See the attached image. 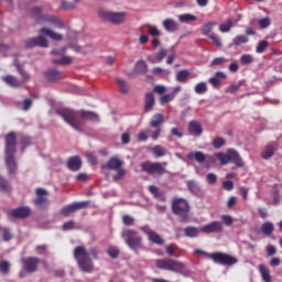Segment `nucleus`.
<instances>
[{
  "instance_id": "nucleus-18",
  "label": "nucleus",
  "mask_w": 282,
  "mask_h": 282,
  "mask_svg": "<svg viewBox=\"0 0 282 282\" xmlns=\"http://www.w3.org/2000/svg\"><path fill=\"white\" fill-rule=\"evenodd\" d=\"M276 149H278V144H276L275 142H270V143H268V144L261 150V153H260L261 159H263V160H269V159H271V158L274 155Z\"/></svg>"
},
{
  "instance_id": "nucleus-3",
  "label": "nucleus",
  "mask_w": 282,
  "mask_h": 282,
  "mask_svg": "<svg viewBox=\"0 0 282 282\" xmlns=\"http://www.w3.org/2000/svg\"><path fill=\"white\" fill-rule=\"evenodd\" d=\"M154 265H156V269L159 270L174 272L183 276L188 275L185 262H178L177 260H173V258H161L159 260H154Z\"/></svg>"
},
{
  "instance_id": "nucleus-28",
  "label": "nucleus",
  "mask_w": 282,
  "mask_h": 282,
  "mask_svg": "<svg viewBox=\"0 0 282 282\" xmlns=\"http://www.w3.org/2000/svg\"><path fill=\"white\" fill-rule=\"evenodd\" d=\"M150 194L154 196L159 202H166V196L165 193L162 192L158 186L155 185H150L149 186Z\"/></svg>"
},
{
  "instance_id": "nucleus-36",
  "label": "nucleus",
  "mask_w": 282,
  "mask_h": 282,
  "mask_svg": "<svg viewBox=\"0 0 282 282\" xmlns=\"http://www.w3.org/2000/svg\"><path fill=\"white\" fill-rule=\"evenodd\" d=\"M189 76H191V73L188 69H181L176 73V80L181 84H186Z\"/></svg>"
},
{
  "instance_id": "nucleus-40",
  "label": "nucleus",
  "mask_w": 282,
  "mask_h": 282,
  "mask_svg": "<svg viewBox=\"0 0 282 282\" xmlns=\"http://www.w3.org/2000/svg\"><path fill=\"white\" fill-rule=\"evenodd\" d=\"M216 159L220 161V165H227L230 163V153L229 150H227V153L218 152L216 153Z\"/></svg>"
},
{
  "instance_id": "nucleus-23",
  "label": "nucleus",
  "mask_w": 282,
  "mask_h": 282,
  "mask_svg": "<svg viewBox=\"0 0 282 282\" xmlns=\"http://www.w3.org/2000/svg\"><path fill=\"white\" fill-rule=\"evenodd\" d=\"M234 163L237 167H243L245 163L240 154L235 149H229V163Z\"/></svg>"
},
{
  "instance_id": "nucleus-5",
  "label": "nucleus",
  "mask_w": 282,
  "mask_h": 282,
  "mask_svg": "<svg viewBox=\"0 0 282 282\" xmlns=\"http://www.w3.org/2000/svg\"><path fill=\"white\" fill-rule=\"evenodd\" d=\"M74 258L83 272L91 273L94 271V262L88 250L84 246L75 247Z\"/></svg>"
},
{
  "instance_id": "nucleus-64",
  "label": "nucleus",
  "mask_w": 282,
  "mask_h": 282,
  "mask_svg": "<svg viewBox=\"0 0 282 282\" xmlns=\"http://www.w3.org/2000/svg\"><path fill=\"white\" fill-rule=\"evenodd\" d=\"M0 271L4 274L9 273L10 264L7 262V260H2V262H0Z\"/></svg>"
},
{
  "instance_id": "nucleus-50",
  "label": "nucleus",
  "mask_w": 282,
  "mask_h": 282,
  "mask_svg": "<svg viewBox=\"0 0 282 282\" xmlns=\"http://www.w3.org/2000/svg\"><path fill=\"white\" fill-rule=\"evenodd\" d=\"M249 42V37L246 35H237L234 37V46H241L242 44H247Z\"/></svg>"
},
{
  "instance_id": "nucleus-14",
  "label": "nucleus",
  "mask_w": 282,
  "mask_h": 282,
  "mask_svg": "<svg viewBox=\"0 0 282 282\" xmlns=\"http://www.w3.org/2000/svg\"><path fill=\"white\" fill-rule=\"evenodd\" d=\"M25 46L26 48H35V47L47 48L48 43L45 36L39 35L36 37H31L25 40Z\"/></svg>"
},
{
  "instance_id": "nucleus-1",
  "label": "nucleus",
  "mask_w": 282,
  "mask_h": 282,
  "mask_svg": "<svg viewBox=\"0 0 282 282\" xmlns=\"http://www.w3.org/2000/svg\"><path fill=\"white\" fill-rule=\"evenodd\" d=\"M56 113L64 119L74 130L83 132L84 121L99 122L100 118L98 113L89 110H74L70 108H64L56 111Z\"/></svg>"
},
{
  "instance_id": "nucleus-2",
  "label": "nucleus",
  "mask_w": 282,
  "mask_h": 282,
  "mask_svg": "<svg viewBox=\"0 0 282 282\" xmlns=\"http://www.w3.org/2000/svg\"><path fill=\"white\" fill-rule=\"evenodd\" d=\"M17 152V135L14 132H9L6 135V165L9 174H15L17 163L14 153Z\"/></svg>"
},
{
  "instance_id": "nucleus-27",
  "label": "nucleus",
  "mask_w": 282,
  "mask_h": 282,
  "mask_svg": "<svg viewBox=\"0 0 282 282\" xmlns=\"http://www.w3.org/2000/svg\"><path fill=\"white\" fill-rule=\"evenodd\" d=\"M2 80L10 87L12 88H20L22 87V82L20 79H18L15 76L13 75H6L2 77Z\"/></svg>"
},
{
  "instance_id": "nucleus-33",
  "label": "nucleus",
  "mask_w": 282,
  "mask_h": 282,
  "mask_svg": "<svg viewBox=\"0 0 282 282\" xmlns=\"http://www.w3.org/2000/svg\"><path fill=\"white\" fill-rule=\"evenodd\" d=\"M149 241L156 246H164L165 239L155 230L150 232V236L148 237Z\"/></svg>"
},
{
  "instance_id": "nucleus-10",
  "label": "nucleus",
  "mask_w": 282,
  "mask_h": 282,
  "mask_svg": "<svg viewBox=\"0 0 282 282\" xmlns=\"http://www.w3.org/2000/svg\"><path fill=\"white\" fill-rule=\"evenodd\" d=\"M98 14L101 20L110 22L115 25H121L127 20L126 12H111L109 10L100 9Z\"/></svg>"
},
{
  "instance_id": "nucleus-42",
  "label": "nucleus",
  "mask_w": 282,
  "mask_h": 282,
  "mask_svg": "<svg viewBox=\"0 0 282 282\" xmlns=\"http://www.w3.org/2000/svg\"><path fill=\"white\" fill-rule=\"evenodd\" d=\"M134 72L137 74H147L148 73V64L145 63V61H138V63L135 64L134 67Z\"/></svg>"
},
{
  "instance_id": "nucleus-19",
  "label": "nucleus",
  "mask_w": 282,
  "mask_h": 282,
  "mask_svg": "<svg viewBox=\"0 0 282 282\" xmlns=\"http://www.w3.org/2000/svg\"><path fill=\"white\" fill-rule=\"evenodd\" d=\"M31 209L30 207L22 206L11 210V217L17 219H25L30 216Z\"/></svg>"
},
{
  "instance_id": "nucleus-44",
  "label": "nucleus",
  "mask_w": 282,
  "mask_h": 282,
  "mask_svg": "<svg viewBox=\"0 0 282 282\" xmlns=\"http://www.w3.org/2000/svg\"><path fill=\"white\" fill-rule=\"evenodd\" d=\"M0 192L4 194H10L11 185L9 184L8 180L0 175Z\"/></svg>"
},
{
  "instance_id": "nucleus-25",
  "label": "nucleus",
  "mask_w": 282,
  "mask_h": 282,
  "mask_svg": "<svg viewBox=\"0 0 282 282\" xmlns=\"http://www.w3.org/2000/svg\"><path fill=\"white\" fill-rule=\"evenodd\" d=\"M149 151L156 159L164 158L169 153L167 149L165 147L161 145V144H156L154 147H150Z\"/></svg>"
},
{
  "instance_id": "nucleus-49",
  "label": "nucleus",
  "mask_w": 282,
  "mask_h": 282,
  "mask_svg": "<svg viewBox=\"0 0 282 282\" xmlns=\"http://www.w3.org/2000/svg\"><path fill=\"white\" fill-rule=\"evenodd\" d=\"M228 63V59L226 57H216L212 63H209V66L212 67H224V65Z\"/></svg>"
},
{
  "instance_id": "nucleus-22",
  "label": "nucleus",
  "mask_w": 282,
  "mask_h": 282,
  "mask_svg": "<svg viewBox=\"0 0 282 282\" xmlns=\"http://www.w3.org/2000/svg\"><path fill=\"white\" fill-rule=\"evenodd\" d=\"M121 166H122V161L117 156H112L109 159L108 163L102 164L101 169L117 171Z\"/></svg>"
},
{
  "instance_id": "nucleus-21",
  "label": "nucleus",
  "mask_w": 282,
  "mask_h": 282,
  "mask_svg": "<svg viewBox=\"0 0 282 282\" xmlns=\"http://www.w3.org/2000/svg\"><path fill=\"white\" fill-rule=\"evenodd\" d=\"M43 75L51 83H55V82L63 78V73L58 69H55V68H51V69L45 70L43 73Z\"/></svg>"
},
{
  "instance_id": "nucleus-46",
  "label": "nucleus",
  "mask_w": 282,
  "mask_h": 282,
  "mask_svg": "<svg viewBox=\"0 0 282 282\" xmlns=\"http://www.w3.org/2000/svg\"><path fill=\"white\" fill-rule=\"evenodd\" d=\"M178 21L181 23H189V22H195L197 21L196 15L191 14V13H185V14H181L178 15Z\"/></svg>"
},
{
  "instance_id": "nucleus-32",
  "label": "nucleus",
  "mask_w": 282,
  "mask_h": 282,
  "mask_svg": "<svg viewBox=\"0 0 282 282\" xmlns=\"http://www.w3.org/2000/svg\"><path fill=\"white\" fill-rule=\"evenodd\" d=\"M164 122H165V119L163 113H154V116H152V120H150V127L162 128Z\"/></svg>"
},
{
  "instance_id": "nucleus-62",
  "label": "nucleus",
  "mask_w": 282,
  "mask_h": 282,
  "mask_svg": "<svg viewBox=\"0 0 282 282\" xmlns=\"http://www.w3.org/2000/svg\"><path fill=\"white\" fill-rule=\"evenodd\" d=\"M209 40H212V42H214V45H216V47H221V39L219 37V35L212 33L208 35Z\"/></svg>"
},
{
  "instance_id": "nucleus-52",
  "label": "nucleus",
  "mask_w": 282,
  "mask_h": 282,
  "mask_svg": "<svg viewBox=\"0 0 282 282\" xmlns=\"http://www.w3.org/2000/svg\"><path fill=\"white\" fill-rule=\"evenodd\" d=\"M226 144V140L223 137H216L214 138V141H212V145H214V149H221Z\"/></svg>"
},
{
  "instance_id": "nucleus-56",
  "label": "nucleus",
  "mask_w": 282,
  "mask_h": 282,
  "mask_svg": "<svg viewBox=\"0 0 282 282\" xmlns=\"http://www.w3.org/2000/svg\"><path fill=\"white\" fill-rule=\"evenodd\" d=\"M85 156L87 158L88 163H90L91 165H97L98 158L97 155H95L94 152L88 151L85 153Z\"/></svg>"
},
{
  "instance_id": "nucleus-51",
  "label": "nucleus",
  "mask_w": 282,
  "mask_h": 282,
  "mask_svg": "<svg viewBox=\"0 0 282 282\" xmlns=\"http://www.w3.org/2000/svg\"><path fill=\"white\" fill-rule=\"evenodd\" d=\"M180 250V247L176 243H170L165 247V253L170 257H175V252Z\"/></svg>"
},
{
  "instance_id": "nucleus-57",
  "label": "nucleus",
  "mask_w": 282,
  "mask_h": 282,
  "mask_svg": "<svg viewBox=\"0 0 282 282\" xmlns=\"http://www.w3.org/2000/svg\"><path fill=\"white\" fill-rule=\"evenodd\" d=\"M75 9V3L69 1H62L59 10L62 11H70Z\"/></svg>"
},
{
  "instance_id": "nucleus-29",
  "label": "nucleus",
  "mask_w": 282,
  "mask_h": 282,
  "mask_svg": "<svg viewBox=\"0 0 282 282\" xmlns=\"http://www.w3.org/2000/svg\"><path fill=\"white\" fill-rule=\"evenodd\" d=\"M41 33L47 37H50L53 41L61 42L63 41V35L59 33L54 32L53 30L48 28H42Z\"/></svg>"
},
{
  "instance_id": "nucleus-47",
  "label": "nucleus",
  "mask_w": 282,
  "mask_h": 282,
  "mask_svg": "<svg viewBox=\"0 0 282 282\" xmlns=\"http://www.w3.org/2000/svg\"><path fill=\"white\" fill-rule=\"evenodd\" d=\"M174 99H175V94L170 93V94L162 95L159 98V102L161 104V106H164L172 102Z\"/></svg>"
},
{
  "instance_id": "nucleus-13",
  "label": "nucleus",
  "mask_w": 282,
  "mask_h": 282,
  "mask_svg": "<svg viewBox=\"0 0 282 282\" xmlns=\"http://www.w3.org/2000/svg\"><path fill=\"white\" fill-rule=\"evenodd\" d=\"M21 261L25 272L30 274H33L37 271L39 264L41 262L40 258H35V257L22 258Z\"/></svg>"
},
{
  "instance_id": "nucleus-58",
  "label": "nucleus",
  "mask_w": 282,
  "mask_h": 282,
  "mask_svg": "<svg viewBox=\"0 0 282 282\" xmlns=\"http://www.w3.org/2000/svg\"><path fill=\"white\" fill-rule=\"evenodd\" d=\"M127 174V171L122 167H120L119 170H117V174L113 175V181L115 182H120L124 178Z\"/></svg>"
},
{
  "instance_id": "nucleus-12",
  "label": "nucleus",
  "mask_w": 282,
  "mask_h": 282,
  "mask_svg": "<svg viewBox=\"0 0 282 282\" xmlns=\"http://www.w3.org/2000/svg\"><path fill=\"white\" fill-rule=\"evenodd\" d=\"M36 197L34 198V205L39 209H47L50 206V199L47 197L48 192L45 188L37 187L36 191Z\"/></svg>"
},
{
  "instance_id": "nucleus-15",
  "label": "nucleus",
  "mask_w": 282,
  "mask_h": 282,
  "mask_svg": "<svg viewBox=\"0 0 282 282\" xmlns=\"http://www.w3.org/2000/svg\"><path fill=\"white\" fill-rule=\"evenodd\" d=\"M187 160L189 161H196L199 164H203L204 162L208 161L209 163H215V159L214 156L210 155H206L204 152L202 151H191L189 153H187Z\"/></svg>"
},
{
  "instance_id": "nucleus-55",
  "label": "nucleus",
  "mask_w": 282,
  "mask_h": 282,
  "mask_svg": "<svg viewBox=\"0 0 282 282\" xmlns=\"http://www.w3.org/2000/svg\"><path fill=\"white\" fill-rule=\"evenodd\" d=\"M148 28L150 36L160 37L162 35L161 31L155 25L148 24Z\"/></svg>"
},
{
  "instance_id": "nucleus-24",
  "label": "nucleus",
  "mask_w": 282,
  "mask_h": 282,
  "mask_svg": "<svg viewBox=\"0 0 282 282\" xmlns=\"http://www.w3.org/2000/svg\"><path fill=\"white\" fill-rule=\"evenodd\" d=\"M187 191L192 193V195L202 198L204 196L203 189L197 184L196 181H187Z\"/></svg>"
},
{
  "instance_id": "nucleus-48",
  "label": "nucleus",
  "mask_w": 282,
  "mask_h": 282,
  "mask_svg": "<svg viewBox=\"0 0 282 282\" xmlns=\"http://www.w3.org/2000/svg\"><path fill=\"white\" fill-rule=\"evenodd\" d=\"M269 45L270 44L267 40L259 41L258 45L256 46V53L263 54L268 50Z\"/></svg>"
},
{
  "instance_id": "nucleus-6",
  "label": "nucleus",
  "mask_w": 282,
  "mask_h": 282,
  "mask_svg": "<svg viewBox=\"0 0 282 282\" xmlns=\"http://www.w3.org/2000/svg\"><path fill=\"white\" fill-rule=\"evenodd\" d=\"M42 12H43V9L40 7H35L31 9V14L39 24L48 23L61 30L64 29V23L58 17L51 15V14H43Z\"/></svg>"
},
{
  "instance_id": "nucleus-61",
  "label": "nucleus",
  "mask_w": 282,
  "mask_h": 282,
  "mask_svg": "<svg viewBox=\"0 0 282 282\" xmlns=\"http://www.w3.org/2000/svg\"><path fill=\"white\" fill-rule=\"evenodd\" d=\"M62 229L64 231H70V230H74L76 229V223L74 220H68V221H65Z\"/></svg>"
},
{
  "instance_id": "nucleus-53",
  "label": "nucleus",
  "mask_w": 282,
  "mask_h": 282,
  "mask_svg": "<svg viewBox=\"0 0 282 282\" xmlns=\"http://www.w3.org/2000/svg\"><path fill=\"white\" fill-rule=\"evenodd\" d=\"M116 82H117V84H118V86H119V88H120V93H121V94H128V91H129V86H128V84L126 83V80H123V79H121V78H117Z\"/></svg>"
},
{
  "instance_id": "nucleus-20",
  "label": "nucleus",
  "mask_w": 282,
  "mask_h": 282,
  "mask_svg": "<svg viewBox=\"0 0 282 282\" xmlns=\"http://www.w3.org/2000/svg\"><path fill=\"white\" fill-rule=\"evenodd\" d=\"M83 166V161L79 155H74L68 159L67 167L72 172H78Z\"/></svg>"
},
{
  "instance_id": "nucleus-9",
  "label": "nucleus",
  "mask_w": 282,
  "mask_h": 282,
  "mask_svg": "<svg viewBox=\"0 0 282 282\" xmlns=\"http://www.w3.org/2000/svg\"><path fill=\"white\" fill-rule=\"evenodd\" d=\"M189 210L191 205L188 204L187 199L176 197L174 200H172V213L183 218V220H187Z\"/></svg>"
},
{
  "instance_id": "nucleus-26",
  "label": "nucleus",
  "mask_w": 282,
  "mask_h": 282,
  "mask_svg": "<svg viewBox=\"0 0 282 282\" xmlns=\"http://www.w3.org/2000/svg\"><path fill=\"white\" fill-rule=\"evenodd\" d=\"M163 29H165L167 33H175L178 31L180 25L174 19H165L163 20Z\"/></svg>"
},
{
  "instance_id": "nucleus-63",
  "label": "nucleus",
  "mask_w": 282,
  "mask_h": 282,
  "mask_svg": "<svg viewBox=\"0 0 282 282\" xmlns=\"http://www.w3.org/2000/svg\"><path fill=\"white\" fill-rule=\"evenodd\" d=\"M221 219H223V224H225V226L227 227H230L234 225V218L231 215H223Z\"/></svg>"
},
{
  "instance_id": "nucleus-4",
  "label": "nucleus",
  "mask_w": 282,
  "mask_h": 282,
  "mask_svg": "<svg viewBox=\"0 0 282 282\" xmlns=\"http://www.w3.org/2000/svg\"><path fill=\"white\" fill-rule=\"evenodd\" d=\"M195 252L196 254H199V256H207V258L212 259V261H214V263L216 264L232 267L238 263V258H235V256H231L230 253H226L221 251L209 253L202 249H196Z\"/></svg>"
},
{
  "instance_id": "nucleus-35",
  "label": "nucleus",
  "mask_w": 282,
  "mask_h": 282,
  "mask_svg": "<svg viewBox=\"0 0 282 282\" xmlns=\"http://www.w3.org/2000/svg\"><path fill=\"white\" fill-rule=\"evenodd\" d=\"M261 234L271 236L274 231V224L272 221H264L260 228Z\"/></svg>"
},
{
  "instance_id": "nucleus-43",
  "label": "nucleus",
  "mask_w": 282,
  "mask_h": 282,
  "mask_svg": "<svg viewBox=\"0 0 282 282\" xmlns=\"http://www.w3.org/2000/svg\"><path fill=\"white\" fill-rule=\"evenodd\" d=\"M52 63L54 65H70L73 63V57L70 56H63L62 58H53Z\"/></svg>"
},
{
  "instance_id": "nucleus-60",
  "label": "nucleus",
  "mask_w": 282,
  "mask_h": 282,
  "mask_svg": "<svg viewBox=\"0 0 282 282\" xmlns=\"http://www.w3.org/2000/svg\"><path fill=\"white\" fill-rule=\"evenodd\" d=\"M258 25L261 30L268 29L271 25L270 18H263L258 21Z\"/></svg>"
},
{
  "instance_id": "nucleus-17",
  "label": "nucleus",
  "mask_w": 282,
  "mask_h": 282,
  "mask_svg": "<svg viewBox=\"0 0 282 282\" xmlns=\"http://www.w3.org/2000/svg\"><path fill=\"white\" fill-rule=\"evenodd\" d=\"M187 132L189 135L202 137L204 133L203 124L198 120H192L187 123Z\"/></svg>"
},
{
  "instance_id": "nucleus-30",
  "label": "nucleus",
  "mask_w": 282,
  "mask_h": 282,
  "mask_svg": "<svg viewBox=\"0 0 282 282\" xmlns=\"http://www.w3.org/2000/svg\"><path fill=\"white\" fill-rule=\"evenodd\" d=\"M258 271L263 282H272L269 267H265V264H259Z\"/></svg>"
},
{
  "instance_id": "nucleus-16",
  "label": "nucleus",
  "mask_w": 282,
  "mask_h": 282,
  "mask_svg": "<svg viewBox=\"0 0 282 282\" xmlns=\"http://www.w3.org/2000/svg\"><path fill=\"white\" fill-rule=\"evenodd\" d=\"M223 231H224L223 223L217 220H214L200 227V232L203 234H220Z\"/></svg>"
},
{
  "instance_id": "nucleus-34",
  "label": "nucleus",
  "mask_w": 282,
  "mask_h": 282,
  "mask_svg": "<svg viewBox=\"0 0 282 282\" xmlns=\"http://www.w3.org/2000/svg\"><path fill=\"white\" fill-rule=\"evenodd\" d=\"M155 106V97L153 95V93H148L145 95V106H144V110L145 112H150Z\"/></svg>"
},
{
  "instance_id": "nucleus-41",
  "label": "nucleus",
  "mask_w": 282,
  "mask_h": 282,
  "mask_svg": "<svg viewBox=\"0 0 282 282\" xmlns=\"http://www.w3.org/2000/svg\"><path fill=\"white\" fill-rule=\"evenodd\" d=\"M0 234L4 242H9L13 238V234L9 227H2L0 225Z\"/></svg>"
},
{
  "instance_id": "nucleus-7",
  "label": "nucleus",
  "mask_w": 282,
  "mask_h": 282,
  "mask_svg": "<svg viewBox=\"0 0 282 282\" xmlns=\"http://www.w3.org/2000/svg\"><path fill=\"white\" fill-rule=\"evenodd\" d=\"M122 238L130 249L138 252L144 249L143 237L134 229H126L122 232Z\"/></svg>"
},
{
  "instance_id": "nucleus-45",
  "label": "nucleus",
  "mask_w": 282,
  "mask_h": 282,
  "mask_svg": "<svg viewBox=\"0 0 282 282\" xmlns=\"http://www.w3.org/2000/svg\"><path fill=\"white\" fill-rule=\"evenodd\" d=\"M207 91L208 87L205 82H200L194 86V93H196V95H205Z\"/></svg>"
},
{
  "instance_id": "nucleus-8",
  "label": "nucleus",
  "mask_w": 282,
  "mask_h": 282,
  "mask_svg": "<svg viewBox=\"0 0 282 282\" xmlns=\"http://www.w3.org/2000/svg\"><path fill=\"white\" fill-rule=\"evenodd\" d=\"M167 165V162H152V161H144L141 163V170L144 173H148L149 175H156V176H163L166 174L165 166Z\"/></svg>"
},
{
  "instance_id": "nucleus-31",
  "label": "nucleus",
  "mask_w": 282,
  "mask_h": 282,
  "mask_svg": "<svg viewBox=\"0 0 282 282\" xmlns=\"http://www.w3.org/2000/svg\"><path fill=\"white\" fill-rule=\"evenodd\" d=\"M14 66L17 67V70L22 78V80H21L22 84L31 80V75L24 69L22 64H20L18 61H15Z\"/></svg>"
},
{
  "instance_id": "nucleus-38",
  "label": "nucleus",
  "mask_w": 282,
  "mask_h": 282,
  "mask_svg": "<svg viewBox=\"0 0 282 282\" xmlns=\"http://www.w3.org/2000/svg\"><path fill=\"white\" fill-rule=\"evenodd\" d=\"M183 231L187 238H196L199 235V229L195 226H187L185 229H183Z\"/></svg>"
},
{
  "instance_id": "nucleus-54",
  "label": "nucleus",
  "mask_w": 282,
  "mask_h": 282,
  "mask_svg": "<svg viewBox=\"0 0 282 282\" xmlns=\"http://www.w3.org/2000/svg\"><path fill=\"white\" fill-rule=\"evenodd\" d=\"M241 65H250L253 63V57L250 54H242L239 58Z\"/></svg>"
},
{
  "instance_id": "nucleus-59",
  "label": "nucleus",
  "mask_w": 282,
  "mask_h": 282,
  "mask_svg": "<svg viewBox=\"0 0 282 282\" xmlns=\"http://www.w3.org/2000/svg\"><path fill=\"white\" fill-rule=\"evenodd\" d=\"M119 253H120V250L118 249V247L110 246L108 248V254L110 258L117 259L119 257Z\"/></svg>"
},
{
  "instance_id": "nucleus-39",
  "label": "nucleus",
  "mask_w": 282,
  "mask_h": 282,
  "mask_svg": "<svg viewBox=\"0 0 282 282\" xmlns=\"http://www.w3.org/2000/svg\"><path fill=\"white\" fill-rule=\"evenodd\" d=\"M232 28H234L232 20L227 19L225 20V22L220 23V26H218V31H220V33H229Z\"/></svg>"
},
{
  "instance_id": "nucleus-11",
  "label": "nucleus",
  "mask_w": 282,
  "mask_h": 282,
  "mask_svg": "<svg viewBox=\"0 0 282 282\" xmlns=\"http://www.w3.org/2000/svg\"><path fill=\"white\" fill-rule=\"evenodd\" d=\"M89 205H90V200L75 202V203L68 204L61 209V215L64 217H69L72 214L76 213L77 210L88 208Z\"/></svg>"
},
{
  "instance_id": "nucleus-37",
  "label": "nucleus",
  "mask_w": 282,
  "mask_h": 282,
  "mask_svg": "<svg viewBox=\"0 0 282 282\" xmlns=\"http://www.w3.org/2000/svg\"><path fill=\"white\" fill-rule=\"evenodd\" d=\"M215 26H217V22L209 21V22L203 24V28L200 29V31L203 32V35L208 37L209 35H212L213 29Z\"/></svg>"
}]
</instances>
